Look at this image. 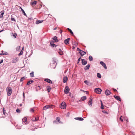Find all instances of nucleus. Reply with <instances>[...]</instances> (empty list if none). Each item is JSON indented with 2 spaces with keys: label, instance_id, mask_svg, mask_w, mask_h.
Segmentation results:
<instances>
[{
  "label": "nucleus",
  "instance_id": "f257e3e1",
  "mask_svg": "<svg viewBox=\"0 0 135 135\" xmlns=\"http://www.w3.org/2000/svg\"><path fill=\"white\" fill-rule=\"evenodd\" d=\"M7 95L8 96H9L11 94L12 91V90L11 87H7L6 89Z\"/></svg>",
  "mask_w": 135,
  "mask_h": 135
},
{
  "label": "nucleus",
  "instance_id": "bf43d9fd",
  "mask_svg": "<svg viewBox=\"0 0 135 135\" xmlns=\"http://www.w3.org/2000/svg\"><path fill=\"white\" fill-rule=\"evenodd\" d=\"M62 30H60V33L61 34L62 33Z\"/></svg>",
  "mask_w": 135,
  "mask_h": 135
},
{
  "label": "nucleus",
  "instance_id": "7c9ffc66",
  "mask_svg": "<svg viewBox=\"0 0 135 135\" xmlns=\"http://www.w3.org/2000/svg\"><path fill=\"white\" fill-rule=\"evenodd\" d=\"M51 46L52 47H56L54 43L50 42Z\"/></svg>",
  "mask_w": 135,
  "mask_h": 135
},
{
  "label": "nucleus",
  "instance_id": "a19ab883",
  "mask_svg": "<svg viewBox=\"0 0 135 135\" xmlns=\"http://www.w3.org/2000/svg\"><path fill=\"white\" fill-rule=\"evenodd\" d=\"M3 114L4 115H6V114H7L6 113V110H3Z\"/></svg>",
  "mask_w": 135,
  "mask_h": 135
},
{
  "label": "nucleus",
  "instance_id": "c9c22d12",
  "mask_svg": "<svg viewBox=\"0 0 135 135\" xmlns=\"http://www.w3.org/2000/svg\"><path fill=\"white\" fill-rule=\"evenodd\" d=\"M30 76L31 77H33L34 76V72L33 71L30 74Z\"/></svg>",
  "mask_w": 135,
  "mask_h": 135
},
{
  "label": "nucleus",
  "instance_id": "37998d69",
  "mask_svg": "<svg viewBox=\"0 0 135 135\" xmlns=\"http://www.w3.org/2000/svg\"><path fill=\"white\" fill-rule=\"evenodd\" d=\"M101 109H104V105H101Z\"/></svg>",
  "mask_w": 135,
  "mask_h": 135
},
{
  "label": "nucleus",
  "instance_id": "423d86ee",
  "mask_svg": "<svg viewBox=\"0 0 135 135\" xmlns=\"http://www.w3.org/2000/svg\"><path fill=\"white\" fill-rule=\"evenodd\" d=\"M70 89L68 86H66L64 92L65 94H67L69 91Z\"/></svg>",
  "mask_w": 135,
  "mask_h": 135
},
{
  "label": "nucleus",
  "instance_id": "6e6552de",
  "mask_svg": "<svg viewBox=\"0 0 135 135\" xmlns=\"http://www.w3.org/2000/svg\"><path fill=\"white\" fill-rule=\"evenodd\" d=\"M105 93L106 95H109L111 94V92L108 89L105 91Z\"/></svg>",
  "mask_w": 135,
  "mask_h": 135
},
{
  "label": "nucleus",
  "instance_id": "e2e57ef3",
  "mask_svg": "<svg viewBox=\"0 0 135 135\" xmlns=\"http://www.w3.org/2000/svg\"><path fill=\"white\" fill-rule=\"evenodd\" d=\"M0 55H4L3 53H1L0 54Z\"/></svg>",
  "mask_w": 135,
  "mask_h": 135
},
{
  "label": "nucleus",
  "instance_id": "09e8293b",
  "mask_svg": "<svg viewBox=\"0 0 135 135\" xmlns=\"http://www.w3.org/2000/svg\"><path fill=\"white\" fill-rule=\"evenodd\" d=\"M122 117V116H121L120 117V118L119 119L120 120H121V121L122 122L123 121V120L121 118V117Z\"/></svg>",
  "mask_w": 135,
  "mask_h": 135
},
{
  "label": "nucleus",
  "instance_id": "69168bd1",
  "mask_svg": "<svg viewBox=\"0 0 135 135\" xmlns=\"http://www.w3.org/2000/svg\"><path fill=\"white\" fill-rule=\"evenodd\" d=\"M3 31H4V30L3 29V30H1L0 31L1 32Z\"/></svg>",
  "mask_w": 135,
  "mask_h": 135
},
{
  "label": "nucleus",
  "instance_id": "3c124183",
  "mask_svg": "<svg viewBox=\"0 0 135 135\" xmlns=\"http://www.w3.org/2000/svg\"><path fill=\"white\" fill-rule=\"evenodd\" d=\"M4 55H7L8 53L7 52H6L4 53H3Z\"/></svg>",
  "mask_w": 135,
  "mask_h": 135
},
{
  "label": "nucleus",
  "instance_id": "49530a36",
  "mask_svg": "<svg viewBox=\"0 0 135 135\" xmlns=\"http://www.w3.org/2000/svg\"><path fill=\"white\" fill-rule=\"evenodd\" d=\"M80 59L81 57H80L78 59V63L79 62V61H80Z\"/></svg>",
  "mask_w": 135,
  "mask_h": 135
},
{
  "label": "nucleus",
  "instance_id": "f03ea898",
  "mask_svg": "<svg viewBox=\"0 0 135 135\" xmlns=\"http://www.w3.org/2000/svg\"><path fill=\"white\" fill-rule=\"evenodd\" d=\"M66 105L65 102H63L60 105V107L62 109H65L66 108Z\"/></svg>",
  "mask_w": 135,
  "mask_h": 135
},
{
  "label": "nucleus",
  "instance_id": "0eeeda50",
  "mask_svg": "<svg viewBox=\"0 0 135 135\" xmlns=\"http://www.w3.org/2000/svg\"><path fill=\"white\" fill-rule=\"evenodd\" d=\"M100 63L104 67L105 69H107V67L106 65L104 63L103 61H100Z\"/></svg>",
  "mask_w": 135,
  "mask_h": 135
},
{
  "label": "nucleus",
  "instance_id": "7ed1b4c3",
  "mask_svg": "<svg viewBox=\"0 0 135 135\" xmlns=\"http://www.w3.org/2000/svg\"><path fill=\"white\" fill-rule=\"evenodd\" d=\"M102 91L101 89L99 88H96L94 90V91L97 94H100Z\"/></svg>",
  "mask_w": 135,
  "mask_h": 135
},
{
  "label": "nucleus",
  "instance_id": "c85d7f7f",
  "mask_svg": "<svg viewBox=\"0 0 135 135\" xmlns=\"http://www.w3.org/2000/svg\"><path fill=\"white\" fill-rule=\"evenodd\" d=\"M89 59L90 61H91L93 60V58L91 56H90L89 57Z\"/></svg>",
  "mask_w": 135,
  "mask_h": 135
},
{
  "label": "nucleus",
  "instance_id": "bb28decb",
  "mask_svg": "<svg viewBox=\"0 0 135 135\" xmlns=\"http://www.w3.org/2000/svg\"><path fill=\"white\" fill-rule=\"evenodd\" d=\"M26 76H23V77H22L20 79V81L21 82L23 80H25L26 78Z\"/></svg>",
  "mask_w": 135,
  "mask_h": 135
},
{
  "label": "nucleus",
  "instance_id": "393cba45",
  "mask_svg": "<svg viewBox=\"0 0 135 135\" xmlns=\"http://www.w3.org/2000/svg\"><path fill=\"white\" fill-rule=\"evenodd\" d=\"M57 37L56 36H54L52 38L53 40L55 41V42H57L58 41V40L57 39Z\"/></svg>",
  "mask_w": 135,
  "mask_h": 135
},
{
  "label": "nucleus",
  "instance_id": "de8ad7c7",
  "mask_svg": "<svg viewBox=\"0 0 135 135\" xmlns=\"http://www.w3.org/2000/svg\"><path fill=\"white\" fill-rule=\"evenodd\" d=\"M77 50L78 51H79V52L81 51V50H80L79 48H77Z\"/></svg>",
  "mask_w": 135,
  "mask_h": 135
},
{
  "label": "nucleus",
  "instance_id": "c03bdc74",
  "mask_svg": "<svg viewBox=\"0 0 135 135\" xmlns=\"http://www.w3.org/2000/svg\"><path fill=\"white\" fill-rule=\"evenodd\" d=\"M12 16V18H11V20L12 21H16V20H15V19L14 18H13L12 17V15L11 16Z\"/></svg>",
  "mask_w": 135,
  "mask_h": 135
},
{
  "label": "nucleus",
  "instance_id": "79ce46f5",
  "mask_svg": "<svg viewBox=\"0 0 135 135\" xmlns=\"http://www.w3.org/2000/svg\"><path fill=\"white\" fill-rule=\"evenodd\" d=\"M16 112L17 113H20V110L19 109H17L16 110Z\"/></svg>",
  "mask_w": 135,
  "mask_h": 135
},
{
  "label": "nucleus",
  "instance_id": "2f4dec72",
  "mask_svg": "<svg viewBox=\"0 0 135 135\" xmlns=\"http://www.w3.org/2000/svg\"><path fill=\"white\" fill-rule=\"evenodd\" d=\"M38 118H33L32 119V121L34 122L38 120Z\"/></svg>",
  "mask_w": 135,
  "mask_h": 135
},
{
  "label": "nucleus",
  "instance_id": "39448f33",
  "mask_svg": "<svg viewBox=\"0 0 135 135\" xmlns=\"http://www.w3.org/2000/svg\"><path fill=\"white\" fill-rule=\"evenodd\" d=\"M22 123L23 125H26L27 123V118L24 117L22 119Z\"/></svg>",
  "mask_w": 135,
  "mask_h": 135
},
{
  "label": "nucleus",
  "instance_id": "5fc2aeb1",
  "mask_svg": "<svg viewBox=\"0 0 135 135\" xmlns=\"http://www.w3.org/2000/svg\"><path fill=\"white\" fill-rule=\"evenodd\" d=\"M57 29V27H55V28H54V30H55L56 29Z\"/></svg>",
  "mask_w": 135,
  "mask_h": 135
},
{
  "label": "nucleus",
  "instance_id": "774afa93",
  "mask_svg": "<svg viewBox=\"0 0 135 135\" xmlns=\"http://www.w3.org/2000/svg\"><path fill=\"white\" fill-rule=\"evenodd\" d=\"M3 110H4V108H3Z\"/></svg>",
  "mask_w": 135,
  "mask_h": 135
},
{
  "label": "nucleus",
  "instance_id": "ddd939ff",
  "mask_svg": "<svg viewBox=\"0 0 135 135\" xmlns=\"http://www.w3.org/2000/svg\"><path fill=\"white\" fill-rule=\"evenodd\" d=\"M79 53L81 56H83L86 54V52H85L82 50L81 51L79 52Z\"/></svg>",
  "mask_w": 135,
  "mask_h": 135
},
{
  "label": "nucleus",
  "instance_id": "8fccbe9b",
  "mask_svg": "<svg viewBox=\"0 0 135 135\" xmlns=\"http://www.w3.org/2000/svg\"><path fill=\"white\" fill-rule=\"evenodd\" d=\"M40 89H41V88H40V89L37 88L36 89V91H38V90H40Z\"/></svg>",
  "mask_w": 135,
  "mask_h": 135
},
{
  "label": "nucleus",
  "instance_id": "b1692460",
  "mask_svg": "<svg viewBox=\"0 0 135 135\" xmlns=\"http://www.w3.org/2000/svg\"><path fill=\"white\" fill-rule=\"evenodd\" d=\"M43 22V20H37L36 22V24H38L39 23H41Z\"/></svg>",
  "mask_w": 135,
  "mask_h": 135
},
{
  "label": "nucleus",
  "instance_id": "4c0bfd02",
  "mask_svg": "<svg viewBox=\"0 0 135 135\" xmlns=\"http://www.w3.org/2000/svg\"><path fill=\"white\" fill-rule=\"evenodd\" d=\"M84 83L85 84H86L87 85H88V81L86 80H85L84 81Z\"/></svg>",
  "mask_w": 135,
  "mask_h": 135
},
{
  "label": "nucleus",
  "instance_id": "338daca9",
  "mask_svg": "<svg viewBox=\"0 0 135 135\" xmlns=\"http://www.w3.org/2000/svg\"><path fill=\"white\" fill-rule=\"evenodd\" d=\"M75 49V47H73V49Z\"/></svg>",
  "mask_w": 135,
  "mask_h": 135
},
{
  "label": "nucleus",
  "instance_id": "13d9d810",
  "mask_svg": "<svg viewBox=\"0 0 135 135\" xmlns=\"http://www.w3.org/2000/svg\"><path fill=\"white\" fill-rule=\"evenodd\" d=\"M113 90L114 91H117V90L115 89H113Z\"/></svg>",
  "mask_w": 135,
  "mask_h": 135
},
{
  "label": "nucleus",
  "instance_id": "4be33fe9",
  "mask_svg": "<svg viewBox=\"0 0 135 135\" xmlns=\"http://www.w3.org/2000/svg\"><path fill=\"white\" fill-rule=\"evenodd\" d=\"M33 82V80H30V81H28L27 83V85H30L31 84V83H32V82Z\"/></svg>",
  "mask_w": 135,
  "mask_h": 135
},
{
  "label": "nucleus",
  "instance_id": "864d4df0",
  "mask_svg": "<svg viewBox=\"0 0 135 135\" xmlns=\"http://www.w3.org/2000/svg\"><path fill=\"white\" fill-rule=\"evenodd\" d=\"M3 62V60H1V61L0 62V64L2 63Z\"/></svg>",
  "mask_w": 135,
  "mask_h": 135
},
{
  "label": "nucleus",
  "instance_id": "f3484780",
  "mask_svg": "<svg viewBox=\"0 0 135 135\" xmlns=\"http://www.w3.org/2000/svg\"><path fill=\"white\" fill-rule=\"evenodd\" d=\"M90 64H88L85 67L84 69L85 70H88L90 67Z\"/></svg>",
  "mask_w": 135,
  "mask_h": 135
},
{
  "label": "nucleus",
  "instance_id": "4468645a",
  "mask_svg": "<svg viewBox=\"0 0 135 135\" xmlns=\"http://www.w3.org/2000/svg\"><path fill=\"white\" fill-rule=\"evenodd\" d=\"M88 105L90 107L92 106V99L91 98H90L89 100Z\"/></svg>",
  "mask_w": 135,
  "mask_h": 135
},
{
  "label": "nucleus",
  "instance_id": "a18cd8bd",
  "mask_svg": "<svg viewBox=\"0 0 135 135\" xmlns=\"http://www.w3.org/2000/svg\"><path fill=\"white\" fill-rule=\"evenodd\" d=\"M12 36L13 37H14V38H16V35L14 33H12Z\"/></svg>",
  "mask_w": 135,
  "mask_h": 135
},
{
  "label": "nucleus",
  "instance_id": "2eb2a0df",
  "mask_svg": "<svg viewBox=\"0 0 135 135\" xmlns=\"http://www.w3.org/2000/svg\"><path fill=\"white\" fill-rule=\"evenodd\" d=\"M114 97L117 100H119L120 101H121V99L119 96L117 95H114Z\"/></svg>",
  "mask_w": 135,
  "mask_h": 135
},
{
  "label": "nucleus",
  "instance_id": "a211bd4d",
  "mask_svg": "<svg viewBox=\"0 0 135 135\" xmlns=\"http://www.w3.org/2000/svg\"><path fill=\"white\" fill-rule=\"evenodd\" d=\"M68 78L67 76H65L64 77L63 79V82L64 83H66L68 80Z\"/></svg>",
  "mask_w": 135,
  "mask_h": 135
},
{
  "label": "nucleus",
  "instance_id": "9d476101",
  "mask_svg": "<svg viewBox=\"0 0 135 135\" xmlns=\"http://www.w3.org/2000/svg\"><path fill=\"white\" fill-rule=\"evenodd\" d=\"M82 63L83 65H85L87 63V61L85 59H81Z\"/></svg>",
  "mask_w": 135,
  "mask_h": 135
},
{
  "label": "nucleus",
  "instance_id": "1a4fd4ad",
  "mask_svg": "<svg viewBox=\"0 0 135 135\" xmlns=\"http://www.w3.org/2000/svg\"><path fill=\"white\" fill-rule=\"evenodd\" d=\"M70 40V38H68L67 39L65 40L64 41V42L65 44L66 45L69 44Z\"/></svg>",
  "mask_w": 135,
  "mask_h": 135
},
{
  "label": "nucleus",
  "instance_id": "680f3d73",
  "mask_svg": "<svg viewBox=\"0 0 135 135\" xmlns=\"http://www.w3.org/2000/svg\"><path fill=\"white\" fill-rule=\"evenodd\" d=\"M23 97L25 98V97L24 96V93H23Z\"/></svg>",
  "mask_w": 135,
  "mask_h": 135
},
{
  "label": "nucleus",
  "instance_id": "0e129e2a",
  "mask_svg": "<svg viewBox=\"0 0 135 135\" xmlns=\"http://www.w3.org/2000/svg\"><path fill=\"white\" fill-rule=\"evenodd\" d=\"M23 48H22L21 51H23Z\"/></svg>",
  "mask_w": 135,
  "mask_h": 135
},
{
  "label": "nucleus",
  "instance_id": "052dcab7",
  "mask_svg": "<svg viewBox=\"0 0 135 135\" xmlns=\"http://www.w3.org/2000/svg\"><path fill=\"white\" fill-rule=\"evenodd\" d=\"M81 90V91H83V92H85V91H84V90H82V89H81V90Z\"/></svg>",
  "mask_w": 135,
  "mask_h": 135
},
{
  "label": "nucleus",
  "instance_id": "20e7f679",
  "mask_svg": "<svg viewBox=\"0 0 135 135\" xmlns=\"http://www.w3.org/2000/svg\"><path fill=\"white\" fill-rule=\"evenodd\" d=\"M53 105H48L45 106L43 108L44 110H46L47 109L51 108H53Z\"/></svg>",
  "mask_w": 135,
  "mask_h": 135
},
{
  "label": "nucleus",
  "instance_id": "412c9836",
  "mask_svg": "<svg viewBox=\"0 0 135 135\" xmlns=\"http://www.w3.org/2000/svg\"><path fill=\"white\" fill-rule=\"evenodd\" d=\"M86 99V97L85 96H83L81 97L80 101H84Z\"/></svg>",
  "mask_w": 135,
  "mask_h": 135
},
{
  "label": "nucleus",
  "instance_id": "ea45409f",
  "mask_svg": "<svg viewBox=\"0 0 135 135\" xmlns=\"http://www.w3.org/2000/svg\"><path fill=\"white\" fill-rule=\"evenodd\" d=\"M30 111L31 112H33L34 111V110L32 108H31L30 110Z\"/></svg>",
  "mask_w": 135,
  "mask_h": 135
},
{
  "label": "nucleus",
  "instance_id": "603ef678",
  "mask_svg": "<svg viewBox=\"0 0 135 135\" xmlns=\"http://www.w3.org/2000/svg\"><path fill=\"white\" fill-rule=\"evenodd\" d=\"M53 123L55 124H57V121L56 120H54L53 121Z\"/></svg>",
  "mask_w": 135,
  "mask_h": 135
},
{
  "label": "nucleus",
  "instance_id": "5701e85b",
  "mask_svg": "<svg viewBox=\"0 0 135 135\" xmlns=\"http://www.w3.org/2000/svg\"><path fill=\"white\" fill-rule=\"evenodd\" d=\"M37 3V1H34L32 2H31V4L32 6H35L36 5Z\"/></svg>",
  "mask_w": 135,
  "mask_h": 135
},
{
  "label": "nucleus",
  "instance_id": "473e14b6",
  "mask_svg": "<svg viewBox=\"0 0 135 135\" xmlns=\"http://www.w3.org/2000/svg\"><path fill=\"white\" fill-rule=\"evenodd\" d=\"M28 129H30V130H32V131L35 130V128H34V127H29L28 128Z\"/></svg>",
  "mask_w": 135,
  "mask_h": 135
},
{
  "label": "nucleus",
  "instance_id": "aec40b11",
  "mask_svg": "<svg viewBox=\"0 0 135 135\" xmlns=\"http://www.w3.org/2000/svg\"><path fill=\"white\" fill-rule=\"evenodd\" d=\"M4 11H2L0 12V18H2L4 14Z\"/></svg>",
  "mask_w": 135,
  "mask_h": 135
},
{
  "label": "nucleus",
  "instance_id": "e433bc0d",
  "mask_svg": "<svg viewBox=\"0 0 135 135\" xmlns=\"http://www.w3.org/2000/svg\"><path fill=\"white\" fill-rule=\"evenodd\" d=\"M73 45H74L75 46H77V42L76 41H74L73 43Z\"/></svg>",
  "mask_w": 135,
  "mask_h": 135
},
{
  "label": "nucleus",
  "instance_id": "dca6fc26",
  "mask_svg": "<svg viewBox=\"0 0 135 135\" xmlns=\"http://www.w3.org/2000/svg\"><path fill=\"white\" fill-rule=\"evenodd\" d=\"M74 119L80 121H82L84 120V119L81 117H76L74 118Z\"/></svg>",
  "mask_w": 135,
  "mask_h": 135
},
{
  "label": "nucleus",
  "instance_id": "c756f323",
  "mask_svg": "<svg viewBox=\"0 0 135 135\" xmlns=\"http://www.w3.org/2000/svg\"><path fill=\"white\" fill-rule=\"evenodd\" d=\"M67 29L69 31V32H70V33L72 35H73V31H72L70 29V28H67Z\"/></svg>",
  "mask_w": 135,
  "mask_h": 135
},
{
  "label": "nucleus",
  "instance_id": "a878e982",
  "mask_svg": "<svg viewBox=\"0 0 135 135\" xmlns=\"http://www.w3.org/2000/svg\"><path fill=\"white\" fill-rule=\"evenodd\" d=\"M47 90L48 91V93H49L50 92V90L51 89V88L50 86H47Z\"/></svg>",
  "mask_w": 135,
  "mask_h": 135
},
{
  "label": "nucleus",
  "instance_id": "9b49d317",
  "mask_svg": "<svg viewBox=\"0 0 135 135\" xmlns=\"http://www.w3.org/2000/svg\"><path fill=\"white\" fill-rule=\"evenodd\" d=\"M18 57H15L13 58L12 60V63H16L18 60Z\"/></svg>",
  "mask_w": 135,
  "mask_h": 135
},
{
  "label": "nucleus",
  "instance_id": "cd10ccee",
  "mask_svg": "<svg viewBox=\"0 0 135 135\" xmlns=\"http://www.w3.org/2000/svg\"><path fill=\"white\" fill-rule=\"evenodd\" d=\"M56 120L59 123H61L60 121V118L59 117H57L56 118Z\"/></svg>",
  "mask_w": 135,
  "mask_h": 135
},
{
  "label": "nucleus",
  "instance_id": "f8f14e48",
  "mask_svg": "<svg viewBox=\"0 0 135 135\" xmlns=\"http://www.w3.org/2000/svg\"><path fill=\"white\" fill-rule=\"evenodd\" d=\"M44 80L49 83L52 84V81L50 79L48 78L45 79Z\"/></svg>",
  "mask_w": 135,
  "mask_h": 135
},
{
  "label": "nucleus",
  "instance_id": "6ab92c4d",
  "mask_svg": "<svg viewBox=\"0 0 135 135\" xmlns=\"http://www.w3.org/2000/svg\"><path fill=\"white\" fill-rule=\"evenodd\" d=\"M59 50L58 53L60 55H63V53L61 49H59Z\"/></svg>",
  "mask_w": 135,
  "mask_h": 135
},
{
  "label": "nucleus",
  "instance_id": "72a5a7b5",
  "mask_svg": "<svg viewBox=\"0 0 135 135\" xmlns=\"http://www.w3.org/2000/svg\"><path fill=\"white\" fill-rule=\"evenodd\" d=\"M97 77L99 78H101V74L99 73H98L97 74Z\"/></svg>",
  "mask_w": 135,
  "mask_h": 135
},
{
  "label": "nucleus",
  "instance_id": "4d7b16f0",
  "mask_svg": "<svg viewBox=\"0 0 135 135\" xmlns=\"http://www.w3.org/2000/svg\"><path fill=\"white\" fill-rule=\"evenodd\" d=\"M100 102H101V105H103V103H102V102L101 100Z\"/></svg>",
  "mask_w": 135,
  "mask_h": 135
},
{
  "label": "nucleus",
  "instance_id": "58836bf2",
  "mask_svg": "<svg viewBox=\"0 0 135 135\" xmlns=\"http://www.w3.org/2000/svg\"><path fill=\"white\" fill-rule=\"evenodd\" d=\"M23 54V51H21V52L18 55L20 56L22 55Z\"/></svg>",
  "mask_w": 135,
  "mask_h": 135
},
{
  "label": "nucleus",
  "instance_id": "f704fd0d",
  "mask_svg": "<svg viewBox=\"0 0 135 135\" xmlns=\"http://www.w3.org/2000/svg\"><path fill=\"white\" fill-rule=\"evenodd\" d=\"M21 11H22V13H23L24 15L26 16L27 15L25 13L24 11V10L23 9H21Z\"/></svg>",
  "mask_w": 135,
  "mask_h": 135
},
{
  "label": "nucleus",
  "instance_id": "6e6d98bb",
  "mask_svg": "<svg viewBox=\"0 0 135 135\" xmlns=\"http://www.w3.org/2000/svg\"><path fill=\"white\" fill-rule=\"evenodd\" d=\"M103 112L104 113H106L107 114V112H106V111L104 110V111H103Z\"/></svg>",
  "mask_w": 135,
  "mask_h": 135
}]
</instances>
